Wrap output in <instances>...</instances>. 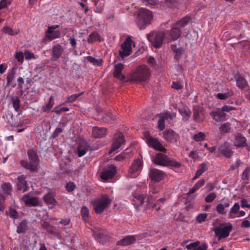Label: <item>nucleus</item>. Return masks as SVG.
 Listing matches in <instances>:
<instances>
[{"mask_svg": "<svg viewBox=\"0 0 250 250\" xmlns=\"http://www.w3.org/2000/svg\"><path fill=\"white\" fill-rule=\"evenodd\" d=\"M236 86L240 89L243 90L249 86L247 81L241 75L235 77Z\"/></svg>", "mask_w": 250, "mask_h": 250, "instance_id": "nucleus-28", "label": "nucleus"}, {"mask_svg": "<svg viewBox=\"0 0 250 250\" xmlns=\"http://www.w3.org/2000/svg\"><path fill=\"white\" fill-rule=\"evenodd\" d=\"M94 236L95 239L98 241L99 242H101L104 236V233L102 232H95L94 233Z\"/></svg>", "mask_w": 250, "mask_h": 250, "instance_id": "nucleus-55", "label": "nucleus"}, {"mask_svg": "<svg viewBox=\"0 0 250 250\" xmlns=\"http://www.w3.org/2000/svg\"><path fill=\"white\" fill-rule=\"evenodd\" d=\"M132 196L134 199V201L137 202L136 203H133L136 208H138L144 204L145 198L143 194H141L138 191H136L133 193Z\"/></svg>", "mask_w": 250, "mask_h": 250, "instance_id": "nucleus-29", "label": "nucleus"}, {"mask_svg": "<svg viewBox=\"0 0 250 250\" xmlns=\"http://www.w3.org/2000/svg\"><path fill=\"white\" fill-rule=\"evenodd\" d=\"M216 197V194L214 192L210 193L205 198V200L207 203L212 202Z\"/></svg>", "mask_w": 250, "mask_h": 250, "instance_id": "nucleus-53", "label": "nucleus"}, {"mask_svg": "<svg viewBox=\"0 0 250 250\" xmlns=\"http://www.w3.org/2000/svg\"><path fill=\"white\" fill-rule=\"evenodd\" d=\"M63 52V49L60 44H57L53 46L52 49V60L54 61H57L62 55Z\"/></svg>", "mask_w": 250, "mask_h": 250, "instance_id": "nucleus-24", "label": "nucleus"}, {"mask_svg": "<svg viewBox=\"0 0 250 250\" xmlns=\"http://www.w3.org/2000/svg\"><path fill=\"white\" fill-rule=\"evenodd\" d=\"M16 72L14 68H12L10 71L8 72L6 76L7 83L6 86L12 85L13 88L16 86V84H13V83L15 80Z\"/></svg>", "mask_w": 250, "mask_h": 250, "instance_id": "nucleus-31", "label": "nucleus"}, {"mask_svg": "<svg viewBox=\"0 0 250 250\" xmlns=\"http://www.w3.org/2000/svg\"><path fill=\"white\" fill-rule=\"evenodd\" d=\"M161 114L162 115V116L163 117H164V119L165 120H170V121L172 120L176 116V113H169L168 112H166V113H161Z\"/></svg>", "mask_w": 250, "mask_h": 250, "instance_id": "nucleus-48", "label": "nucleus"}, {"mask_svg": "<svg viewBox=\"0 0 250 250\" xmlns=\"http://www.w3.org/2000/svg\"><path fill=\"white\" fill-rule=\"evenodd\" d=\"M154 162L159 165L179 167L180 164L176 161L169 159L166 155L158 153L153 159Z\"/></svg>", "mask_w": 250, "mask_h": 250, "instance_id": "nucleus-6", "label": "nucleus"}, {"mask_svg": "<svg viewBox=\"0 0 250 250\" xmlns=\"http://www.w3.org/2000/svg\"><path fill=\"white\" fill-rule=\"evenodd\" d=\"M207 216L208 215L207 213L200 214L197 216L196 220L199 223H202V222L205 221Z\"/></svg>", "mask_w": 250, "mask_h": 250, "instance_id": "nucleus-58", "label": "nucleus"}, {"mask_svg": "<svg viewBox=\"0 0 250 250\" xmlns=\"http://www.w3.org/2000/svg\"><path fill=\"white\" fill-rule=\"evenodd\" d=\"M240 209V206L238 203H235L232 208H230L229 212V217L231 218H234L233 214L238 213Z\"/></svg>", "mask_w": 250, "mask_h": 250, "instance_id": "nucleus-40", "label": "nucleus"}, {"mask_svg": "<svg viewBox=\"0 0 250 250\" xmlns=\"http://www.w3.org/2000/svg\"><path fill=\"white\" fill-rule=\"evenodd\" d=\"M27 229V222L24 220L22 221L17 227V232L19 234L24 233Z\"/></svg>", "mask_w": 250, "mask_h": 250, "instance_id": "nucleus-41", "label": "nucleus"}, {"mask_svg": "<svg viewBox=\"0 0 250 250\" xmlns=\"http://www.w3.org/2000/svg\"><path fill=\"white\" fill-rule=\"evenodd\" d=\"M132 42L131 37H127L121 46V50L119 51L120 56L124 58L129 56L132 51L131 43Z\"/></svg>", "mask_w": 250, "mask_h": 250, "instance_id": "nucleus-12", "label": "nucleus"}, {"mask_svg": "<svg viewBox=\"0 0 250 250\" xmlns=\"http://www.w3.org/2000/svg\"><path fill=\"white\" fill-rule=\"evenodd\" d=\"M81 214L83 220L85 222H88L89 221V211L88 208L86 207L83 206L81 208Z\"/></svg>", "mask_w": 250, "mask_h": 250, "instance_id": "nucleus-34", "label": "nucleus"}, {"mask_svg": "<svg viewBox=\"0 0 250 250\" xmlns=\"http://www.w3.org/2000/svg\"><path fill=\"white\" fill-rule=\"evenodd\" d=\"M124 68V64L120 63L116 64L115 66L114 77L121 81H124L125 79V77L122 73Z\"/></svg>", "mask_w": 250, "mask_h": 250, "instance_id": "nucleus-26", "label": "nucleus"}, {"mask_svg": "<svg viewBox=\"0 0 250 250\" xmlns=\"http://www.w3.org/2000/svg\"><path fill=\"white\" fill-rule=\"evenodd\" d=\"M10 4L8 0H0V10L6 8L8 5Z\"/></svg>", "mask_w": 250, "mask_h": 250, "instance_id": "nucleus-61", "label": "nucleus"}, {"mask_svg": "<svg viewBox=\"0 0 250 250\" xmlns=\"http://www.w3.org/2000/svg\"><path fill=\"white\" fill-rule=\"evenodd\" d=\"M3 193L8 196L11 194L12 186L10 183H4L1 186Z\"/></svg>", "mask_w": 250, "mask_h": 250, "instance_id": "nucleus-36", "label": "nucleus"}, {"mask_svg": "<svg viewBox=\"0 0 250 250\" xmlns=\"http://www.w3.org/2000/svg\"><path fill=\"white\" fill-rule=\"evenodd\" d=\"M216 211L218 213L221 214H224L226 213V211L224 208V206L222 204H219L216 206Z\"/></svg>", "mask_w": 250, "mask_h": 250, "instance_id": "nucleus-57", "label": "nucleus"}, {"mask_svg": "<svg viewBox=\"0 0 250 250\" xmlns=\"http://www.w3.org/2000/svg\"><path fill=\"white\" fill-rule=\"evenodd\" d=\"M125 143V140L122 133L118 132L115 134L113 139L111 148L108 152L109 154L110 155L112 152L117 150L124 146Z\"/></svg>", "mask_w": 250, "mask_h": 250, "instance_id": "nucleus-9", "label": "nucleus"}, {"mask_svg": "<svg viewBox=\"0 0 250 250\" xmlns=\"http://www.w3.org/2000/svg\"><path fill=\"white\" fill-rule=\"evenodd\" d=\"M116 173V167L110 165L107 167L101 173V178L103 180H108L112 178Z\"/></svg>", "mask_w": 250, "mask_h": 250, "instance_id": "nucleus-18", "label": "nucleus"}, {"mask_svg": "<svg viewBox=\"0 0 250 250\" xmlns=\"http://www.w3.org/2000/svg\"><path fill=\"white\" fill-rule=\"evenodd\" d=\"M240 164H241V160H240V159H237L235 163L230 166L229 169H230L231 170H233L235 169H237L239 167V166H240Z\"/></svg>", "mask_w": 250, "mask_h": 250, "instance_id": "nucleus-62", "label": "nucleus"}, {"mask_svg": "<svg viewBox=\"0 0 250 250\" xmlns=\"http://www.w3.org/2000/svg\"><path fill=\"white\" fill-rule=\"evenodd\" d=\"M87 60L94 64H97V65H100L101 62L99 60L96 59V58L92 57V56H88L87 57Z\"/></svg>", "mask_w": 250, "mask_h": 250, "instance_id": "nucleus-59", "label": "nucleus"}, {"mask_svg": "<svg viewBox=\"0 0 250 250\" xmlns=\"http://www.w3.org/2000/svg\"><path fill=\"white\" fill-rule=\"evenodd\" d=\"M218 151L220 154L228 158H230L233 153L230 145L227 143L220 145L218 147Z\"/></svg>", "mask_w": 250, "mask_h": 250, "instance_id": "nucleus-17", "label": "nucleus"}, {"mask_svg": "<svg viewBox=\"0 0 250 250\" xmlns=\"http://www.w3.org/2000/svg\"><path fill=\"white\" fill-rule=\"evenodd\" d=\"M104 116H103L105 121L108 122L111 120H114L115 119V117L113 116L112 113L109 112H106L104 113Z\"/></svg>", "mask_w": 250, "mask_h": 250, "instance_id": "nucleus-54", "label": "nucleus"}, {"mask_svg": "<svg viewBox=\"0 0 250 250\" xmlns=\"http://www.w3.org/2000/svg\"><path fill=\"white\" fill-rule=\"evenodd\" d=\"M143 1L145 5L150 7L159 4L164 7H169L172 3V0H143Z\"/></svg>", "mask_w": 250, "mask_h": 250, "instance_id": "nucleus-14", "label": "nucleus"}, {"mask_svg": "<svg viewBox=\"0 0 250 250\" xmlns=\"http://www.w3.org/2000/svg\"><path fill=\"white\" fill-rule=\"evenodd\" d=\"M189 20V17L186 16L174 23L170 30L164 31L166 39L169 41L177 40L181 36L182 29L188 24Z\"/></svg>", "mask_w": 250, "mask_h": 250, "instance_id": "nucleus-1", "label": "nucleus"}, {"mask_svg": "<svg viewBox=\"0 0 250 250\" xmlns=\"http://www.w3.org/2000/svg\"><path fill=\"white\" fill-rule=\"evenodd\" d=\"M10 178L13 179H17V188L18 190H22L25 192L27 190L28 186L27 182L25 180V177L23 175H20L18 173H13L10 174Z\"/></svg>", "mask_w": 250, "mask_h": 250, "instance_id": "nucleus-10", "label": "nucleus"}, {"mask_svg": "<svg viewBox=\"0 0 250 250\" xmlns=\"http://www.w3.org/2000/svg\"><path fill=\"white\" fill-rule=\"evenodd\" d=\"M166 201V199L165 197L161 198L158 199L156 203L152 204L151 208H156V209L158 211L160 209L161 204H163Z\"/></svg>", "mask_w": 250, "mask_h": 250, "instance_id": "nucleus-44", "label": "nucleus"}, {"mask_svg": "<svg viewBox=\"0 0 250 250\" xmlns=\"http://www.w3.org/2000/svg\"><path fill=\"white\" fill-rule=\"evenodd\" d=\"M143 168V162L140 159H135L128 170L130 178H135L138 176Z\"/></svg>", "mask_w": 250, "mask_h": 250, "instance_id": "nucleus-11", "label": "nucleus"}, {"mask_svg": "<svg viewBox=\"0 0 250 250\" xmlns=\"http://www.w3.org/2000/svg\"><path fill=\"white\" fill-rule=\"evenodd\" d=\"M205 134L202 132H200L193 136V139L196 142L204 140L205 139Z\"/></svg>", "mask_w": 250, "mask_h": 250, "instance_id": "nucleus-51", "label": "nucleus"}, {"mask_svg": "<svg viewBox=\"0 0 250 250\" xmlns=\"http://www.w3.org/2000/svg\"><path fill=\"white\" fill-rule=\"evenodd\" d=\"M159 117V119L158 122V127L160 130L162 131L165 128V124L164 117H163L161 114H158L156 116V118Z\"/></svg>", "mask_w": 250, "mask_h": 250, "instance_id": "nucleus-42", "label": "nucleus"}, {"mask_svg": "<svg viewBox=\"0 0 250 250\" xmlns=\"http://www.w3.org/2000/svg\"><path fill=\"white\" fill-rule=\"evenodd\" d=\"M132 153L131 151L129 152H125L124 151L119 154L118 155L116 156L115 157V160L117 161H122L125 159V158H129L131 156Z\"/></svg>", "mask_w": 250, "mask_h": 250, "instance_id": "nucleus-38", "label": "nucleus"}, {"mask_svg": "<svg viewBox=\"0 0 250 250\" xmlns=\"http://www.w3.org/2000/svg\"><path fill=\"white\" fill-rule=\"evenodd\" d=\"M230 124L229 123L222 124L219 127V130L221 134H225L229 132Z\"/></svg>", "mask_w": 250, "mask_h": 250, "instance_id": "nucleus-43", "label": "nucleus"}, {"mask_svg": "<svg viewBox=\"0 0 250 250\" xmlns=\"http://www.w3.org/2000/svg\"><path fill=\"white\" fill-rule=\"evenodd\" d=\"M209 114L212 118L217 122H223L226 120L227 115L222 110V108H219L215 110L211 111Z\"/></svg>", "mask_w": 250, "mask_h": 250, "instance_id": "nucleus-15", "label": "nucleus"}, {"mask_svg": "<svg viewBox=\"0 0 250 250\" xmlns=\"http://www.w3.org/2000/svg\"><path fill=\"white\" fill-rule=\"evenodd\" d=\"M233 227L231 224L225 226L222 224L218 227L214 228L213 230L215 235L218 236V240H220L228 237Z\"/></svg>", "mask_w": 250, "mask_h": 250, "instance_id": "nucleus-8", "label": "nucleus"}, {"mask_svg": "<svg viewBox=\"0 0 250 250\" xmlns=\"http://www.w3.org/2000/svg\"><path fill=\"white\" fill-rule=\"evenodd\" d=\"M199 244V242L192 243L187 245L186 248H187L188 250H194L195 247H197Z\"/></svg>", "mask_w": 250, "mask_h": 250, "instance_id": "nucleus-63", "label": "nucleus"}, {"mask_svg": "<svg viewBox=\"0 0 250 250\" xmlns=\"http://www.w3.org/2000/svg\"><path fill=\"white\" fill-rule=\"evenodd\" d=\"M58 205H59L57 201L48 193V208L49 209H52Z\"/></svg>", "mask_w": 250, "mask_h": 250, "instance_id": "nucleus-39", "label": "nucleus"}, {"mask_svg": "<svg viewBox=\"0 0 250 250\" xmlns=\"http://www.w3.org/2000/svg\"><path fill=\"white\" fill-rule=\"evenodd\" d=\"M94 3L97 12L100 13H101L104 7V1L103 0H94Z\"/></svg>", "mask_w": 250, "mask_h": 250, "instance_id": "nucleus-45", "label": "nucleus"}, {"mask_svg": "<svg viewBox=\"0 0 250 250\" xmlns=\"http://www.w3.org/2000/svg\"><path fill=\"white\" fill-rule=\"evenodd\" d=\"M164 138L167 141H173L177 140L178 135L172 130L168 129L163 132Z\"/></svg>", "mask_w": 250, "mask_h": 250, "instance_id": "nucleus-30", "label": "nucleus"}, {"mask_svg": "<svg viewBox=\"0 0 250 250\" xmlns=\"http://www.w3.org/2000/svg\"><path fill=\"white\" fill-rule=\"evenodd\" d=\"M136 22L140 29H144L151 23L153 19V14L150 10L144 8H140L137 12Z\"/></svg>", "mask_w": 250, "mask_h": 250, "instance_id": "nucleus-2", "label": "nucleus"}, {"mask_svg": "<svg viewBox=\"0 0 250 250\" xmlns=\"http://www.w3.org/2000/svg\"><path fill=\"white\" fill-rule=\"evenodd\" d=\"M136 235H127L117 243L118 246H125L134 243L136 240Z\"/></svg>", "mask_w": 250, "mask_h": 250, "instance_id": "nucleus-23", "label": "nucleus"}, {"mask_svg": "<svg viewBox=\"0 0 250 250\" xmlns=\"http://www.w3.org/2000/svg\"><path fill=\"white\" fill-rule=\"evenodd\" d=\"M234 95V92L231 89H228L227 92L222 93H218L216 94V97L220 100H223L230 98Z\"/></svg>", "mask_w": 250, "mask_h": 250, "instance_id": "nucleus-33", "label": "nucleus"}, {"mask_svg": "<svg viewBox=\"0 0 250 250\" xmlns=\"http://www.w3.org/2000/svg\"><path fill=\"white\" fill-rule=\"evenodd\" d=\"M222 110L225 113V112H229L231 110H236V108L234 106H229V105H224L222 107Z\"/></svg>", "mask_w": 250, "mask_h": 250, "instance_id": "nucleus-60", "label": "nucleus"}, {"mask_svg": "<svg viewBox=\"0 0 250 250\" xmlns=\"http://www.w3.org/2000/svg\"><path fill=\"white\" fill-rule=\"evenodd\" d=\"M193 112V118L195 122L200 123L203 121V108L201 107L198 105L194 106Z\"/></svg>", "mask_w": 250, "mask_h": 250, "instance_id": "nucleus-21", "label": "nucleus"}, {"mask_svg": "<svg viewBox=\"0 0 250 250\" xmlns=\"http://www.w3.org/2000/svg\"><path fill=\"white\" fill-rule=\"evenodd\" d=\"M241 207L242 208H250V204H248V202L246 199H243L241 201Z\"/></svg>", "mask_w": 250, "mask_h": 250, "instance_id": "nucleus-64", "label": "nucleus"}, {"mask_svg": "<svg viewBox=\"0 0 250 250\" xmlns=\"http://www.w3.org/2000/svg\"><path fill=\"white\" fill-rule=\"evenodd\" d=\"M107 133V129L105 127L94 126L92 128V135L95 138H103Z\"/></svg>", "mask_w": 250, "mask_h": 250, "instance_id": "nucleus-25", "label": "nucleus"}, {"mask_svg": "<svg viewBox=\"0 0 250 250\" xmlns=\"http://www.w3.org/2000/svg\"><path fill=\"white\" fill-rule=\"evenodd\" d=\"M149 178L151 181L158 182L164 178L165 173L157 169H150L149 172Z\"/></svg>", "mask_w": 250, "mask_h": 250, "instance_id": "nucleus-16", "label": "nucleus"}, {"mask_svg": "<svg viewBox=\"0 0 250 250\" xmlns=\"http://www.w3.org/2000/svg\"><path fill=\"white\" fill-rule=\"evenodd\" d=\"M147 38L154 47L160 48L163 44L164 39H166V35L164 31L156 32L155 34L151 33L147 34Z\"/></svg>", "mask_w": 250, "mask_h": 250, "instance_id": "nucleus-7", "label": "nucleus"}, {"mask_svg": "<svg viewBox=\"0 0 250 250\" xmlns=\"http://www.w3.org/2000/svg\"><path fill=\"white\" fill-rule=\"evenodd\" d=\"M145 138L149 146L153 147L157 151L166 152V148L157 139L153 138L148 134L145 135Z\"/></svg>", "mask_w": 250, "mask_h": 250, "instance_id": "nucleus-13", "label": "nucleus"}, {"mask_svg": "<svg viewBox=\"0 0 250 250\" xmlns=\"http://www.w3.org/2000/svg\"><path fill=\"white\" fill-rule=\"evenodd\" d=\"M150 76V71L146 65L138 66L136 70L130 74L129 80L135 82H145Z\"/></svg>", "mask_w": 250, "mask_h": 250, "instance_id": "nucleus-3", "label": "nucleus"}, {"mask_svg": "<svg viewBox=\"0 0 250 250\" xmlns=\"http://www.w3.org/2000/svg\"><path fill=\"white\" fill-rule=\"evenodd\" d=\"M111 203V200L106 194H104L101 197L94 201L92 204L94 207V210L96 213L101 214L104 210L107 208Z\"/></svg>", "mask_w": 250, "mask_h": 250, "instance_id": "nucleus-4", "label": "nucleus"}, {"mask_svg": "<svg viewBox=\"0 0 250 250\" xmlns=\"http://www.w3.org/2000/svg\"><path fill=\"white\" fill-rule=\"evenodd\" d=\"M101 41L100 35L96 32H93L89 35L88 38V42L89 43H93V42L97 41Z\"/></svg>", "mask_w": 250, "mask_h": 250, "instance_id": "nucleus-37", "label": "nucleus"}, {"mask_svg": "<svg viewBox=\"0 0 250 250\" xmlns=\"http://www.w3.org/2000/svg\"><path fill=\"white\" fill-rule=\"evenodd\" d=\"M3 32L11 36L17 35L19 32L18 31L13 30L12 28L8 26H6L3 28Z\"/></svg>", "mask_w": 250, "mask_h": 250, "instance_id": "nucleus-47", "label": "nucleus"}, {"mask_svg": "<svg viewBox=\"0 0 250 250\" xmlns=\"http://www.w3.org/2000/svg\"><path fill=\"white\" fill-rule=\"evenodd\" d=\"M207 169V165L205 163L201 164L198 167V169L195 175L193 177L192 180H195L198 178Z\"/></svg>", "mask_w": 250, "mask_h": 250, "instance_id": "nucleus-35", "label": "nucleus"}, {"mask_svg": "<svg viewBox=\"0 0 250 250\" xmlns=\"http://www.w3.org/2000/svg\"><path fill=\"white\" fill-rule=\"evenodd\" d=\"M15 58L17 61L20 63H22L23 62L24 56L21 52H17L15 54Z\"/></svg>", "mask_w": 250, "mask_h": 250, "instance_id": "nucleus-52", "label": "nucleus"}, {"mask_svg": "<svg viewBox=\"0 0 250 250\" xmlns=\"http://www.w3.org/2000/svg\"><path fill=\"white\" fill-rule=\"evenodd\" d=\"M179 111L185 121L188 120L191 115V112L188 107H184L179 109Z\"/></svg>", "mask_w": 250, "mask_h": 250, "instance_id": "nucleus-32", "label": "nucleus"}, {"mask_svg": "<svg viewBox=\"0 0 250 250\" xmlns=\"http://www.w3.org/2000/svg\"><path fill=\"white\" fill-rule=\"evenodd\" d=\"M90 145L85 140H81L77 147L78 156L79 157L84 156L86 154V152L90 149Z\"/></svg>", "mask_w": 250, "mask_h": 250, "instance_id": "nucleus-20", "label": "nucleus"}, {"mask_svg": "<svg viewBox=\"0 0 250 250\" xmlns=\"http://www.w3.org/2000/svg\"><path fill=\"white\" fill-rule=\"evenodd\" d=\"M247 139L242 135L238 133L235 136L234 146L238 147H244L247 146Z\"/></svg>", "mask_w": 250, "mask_h": 250, "instance_id": "nucleus-22", "label": "nucleus"}, {"mask_svg": "<svg viewBox=\"0 0 250 250\" xmlns=\"http://www.w3.org/2000/svg\"><path fill=\"white\" fill-rule=\"evenodd\" d=\"M250 173V167H247L243 172L241 178L244 181L248 180Z\"/></svg>", "mask_w": 250, "mask_h": 250, "instance_id": "nucleus-46", "label": "nucleus"}, {"mask_svg": "<svg viewBox=\"0 0 250 250\" xmlns=\"http://www.w3.org/2000/svg\"><path fill=\"white\" fill-rule=\"evenodd\" d=\"M20 101L18 97L13 99L12 101V106L17 112L18 111L20 107Z\"/></svg>", "mask_w": 250, "mask_h": 250, "instance_id": "nucleus-56", "label": "nucleus"}, {"mask_svg": "<svg viewBox=\"0 0 250 250\" xmlns=\"http://www.w3.org/2000/svg\"><path fill=\"white\" fill-rule=\"evenodd\" d=\"M27 153L29 163L25 161H21V164L24 168L29 169L32 171H36L39 163L38 155L33 149H29Z\"/></svg>", "mask_w": 250, "mask_h": 250, "instance_id": "nucleus-5", "label": "nucleus"}, {"mask_svg": "<svg viewBox=\"0 0 250 250\" xmlns=\"http://www.w3.org/2000/svg\"><path fill=\"white\" fill-rule=\"evenodd\" d=\"M22 200L27 206H36L39 204V200L37 198L31 197L28 194L24 195L22 197Z\"/></svg>", "mask_w": 250, "mask_h": 250, "instance_id": "nucleus-27", "label": "nucleus"}, {"mask_svg": "<svg viewBox=\"0 0 250 250\" xmlns=\"http://www.w3.org/2000/svg\"><path fill=\"white\" fill-rule=\"evenodd\" d=\"M65 188L66 190L68 192H71L74 190V189L76 188V185L74 184V182H69L67 183H66L65 185Z\"/></svg>", "mask_w": 250, "mask_h": 250, "instance_id": "nucleus-50", "label": "nucleus"}, {"mask_svg": "<svg viewBox=\"0 0 250 250\" xmlns=\"http://www.w3.org/2000/svg\"><path fill=\"white\" fill-rule=\"evenodd\" d=\"M59 26V25H54L48 27V42H50L60 37L61 32L59 30H55Z\"/></svg>", "mask_w": 250, "mask_h": 250, "instance_id": "nucleus-19", "label": "nucleus"}, {"mask_svg": "<svg viewBox=\"0 0 250 250\" xmlns=\"http://www.w3.org/2000/svg\"><path fill=\"white\" fill-rule=\"evenodd\" d=\"M83 94V92H81L79 94H73L70 96H68L66 102H68V103L74 102L77 99V98H78Z\"/></svg>", "mask_w": 250, "mask_h": 250, "instance_id": "nucleus-49", "label": "nucleus"}]
</instances>
